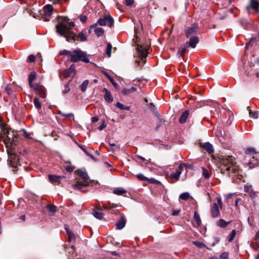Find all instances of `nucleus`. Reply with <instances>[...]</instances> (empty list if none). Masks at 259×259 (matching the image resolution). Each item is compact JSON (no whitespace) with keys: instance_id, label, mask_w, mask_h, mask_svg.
<instances>
[{"instance_id":"obj_7","label":"nucleus","mask_w":259,"mask_h":259,"mask_svg":"<svg viewBox=\"0 0 259 259\" xmlns=\"http://www.w3.org/2000/svg\"><path fill=\"white\" fill-rule=\"evenodd\" d=\"M217 202H213L211 208V217H218L220 214V209L222 208V200L221 198H215Z\"/></svg>"},{"instance_id":"obj_8","label":"nucleus","mask_w":259,"mask_h":259,"mask_svg":"<svg viewBox=\"0 0 259 259\" xmlns=\"http://www.w3.org/2000/svg\"><path fill=\"white\" fill-rule=\"evenodd\" d=\"M96 23L101 26L107 25L111 27L114 24V20L110 15H105L103 18L99 19Z\"/></svg>"},{"instance_id":"obj_50","label":"nucleus","mask_w":259,"mask_h":259,"mask_svg":"<svg viewBox=\"0 0 259 259\" xmlns=\"http://www.w3.org/2000/svg\"><path fill=\"white\" fill-rule=\"evenodd\" d=\"M66 251L69 253H71L72 254H73L75 251L74 246L72 245L69 248L66 247Z\"/></svg>"},{"instance_id":"obj_51","label":"nucleus","mask_w":259,"mask_h":259,"mask_svg":"<svg viewBox=\"0 0 259 259\" xmlns=\"http://www.w3.org/2000/svg\"><path fill=\"white\" fill-rule=\"evenodd\" d=\"M35 60V57L33 55H30L28 56L27 61L29 63L33 62Z\"/></svg>"},{"instance_id":"obj_49","label":"nucleus","mask_w":259,"mask_h":259,"mask_svg":"<svg viewBox=\"0 0 259 259\" xmlns=\"http://www.w3.org/2000/svg\"><path fill=\"white\" fill-rule=\"evenodd\" d=\"M219 259H229V254L227 252H224L220 256Z\"/></svg>"},{"instance_id":"obj_39","label":"nucleus","mask_w":259,"mask_h":259,"mask_svg":"<svg viewBox=\"0 0 259 259\" xmlns=\"http://www.w3.org/2000/svg\"><path fill=\"white\" fill-rule=\"evenodd\" d=\"M190 197V195L188 192H184L180 194L179 198L180 199L184 200L188 199Z\"/></svg>"},{"instance_id":"obj_4","label":"nucleus","mask_w":259,"mask_h":259,"mask_svg":"<svg viewBox=\"0 0 259 259\" xmlns=\"http://www.w3.org/2000/svg\"><path fill=\"white\" fill-rule=\"evenodd\" d=\"M70 60L72 62H77L80 61L85 63L90 62L87 54L79 49L73 50L72 52Z\"/></svg>"},{"instance_id":"obj_43","label":"nucleus","mask_w":259,"mask_h":259,"mask_svg":"<svg viewBox=\"0 0 259 259\" xmlns=\"http://www.w3.org/2000/svg\"><path fill=\"white\" fill-rule=\"evenodd\" d=\"M105 75L107 77V78L111 81V82L112 83V84L115 87H117L118 86L117 83H116L113 79V78L111 77L107 73H105Z\"/></svg>"},{"instance_id":"obj_31","label":"nucleus","mask_w":259,"mask_h":259,"mask_svg":"<svg viewBox=\"0 0 259 259\" xmlns=\"http://www.w3.org/2000/svg\"><path fill=\"white\" fill-rule=\"evenodd\" d=\"M245 153L246 155H250L256 153V151L254 148L249 147L245 150Z\"/></svg>"},{"instance_id":"obj_25","label":"nucleus","mask_w":259,"mask_h":259,"mask_svg":"<svg viewBox=\"0 0 259 259\" xmlns=\"http://www.w3.org/2000/svg\"><path fill=\"white\" fill-rule=\"evenodd\" d=\"M189 111L188 110H186L181 115L180 119H179V121L181 123H184L188 117V115H189Z\"/></svg>"},{"instance_id":"obj_16","label":"nucleus","mask_w":259,"mask_h":259,"mask_svg":"<svg viewBox=\"0 0 259 259\" xmlns=\"http://www.w3.org/2000/svg\"><path fill=\"white\" fill-rule=\"evenodd\" d=\"M65 229L68 235V241L71 242L73 241H75L76 239V236L73 233V232L71 230H70L66 225L65 226Z\"/></svg>"},{"instance_id":"obj_11","label":"nucleus","mask_w":259,"mask_h":259,"mask_svg":"<svg viewBox=\"0 0 259 259\" xmlns=\"http://www.w3.org/2000/svg\"><path fill=\"white\" fill-rule=\"evenodd\" d=\"M3 88L2 92L5 93L7 96L10 97H16L17 95L15 94V86L13 84H7Z\"/></svg>"},{"instance_id":"obj_61","label":"nucleus","mask_w":259,"mask_h":259,"mask_svg":"<svg viewBox=\"0 0 259 259\" xmlns=\"http://www.w3.org/2000/svg\"><path fill=\"white\" fill-rule=\"evenodd\" d=\"M106 124L104 122H103L102 124H101V125L98 127V129L100 130V131H101L102 130H103L104 128H105L106 127Z\"/></svg>"},{"instance_id":"obj_12","label":"nucleus","mask_w":259,"mask_h":259,"mask_svg":"<svg viewBox=\"0 0 259 259\" xmlns=\"http://www.w3.org/2000/svg\"><path fill=\"white\" fill-rule=\"evenodd\" d=\"M53 11V8L52 5H48L44 7L43 9V14L42 18L45 21H49V17H50L52 14Z\"/></svg>"},{"instance_id":"obj_48","label":"nucleus","mask_w":259,"mask_h":259,"mask_svg":"<svg viewBox=\"0 0 259 259\" xmlns=\"http://www.w3.org/2000/svg\"><path fill=\"white\" fill-rule=\"evenodd\" d=\"M137 178L141 181H147V180H148V178L145 177L143 174H140L137 175Z\"/></svg>"},{"instance_id":"obj_29","label":"nucleus","mask_w":259,"mask_h":259,"mask_svg":"<svg viewBox=\"0 0 259 259\" xmlns=\"http://www.w3.org/2000/svg\"><path fill=\"white\" fill-rule=\"evenodd\" d=\"M252 159H253L252 160H249L248 162V164L249 166V168H252L254 167L255 166L258 165V162L257 160L256 159H254V156L252 157Z\"/></svg>"},{"instance_id":"obj_20","label":"nucleus","mask_w":259,"mask_h":259,"mask_svg":"<svg viewBox=\"0 0 259 259\" xmlns=\"http://www.w3.org/2000/svg\"><path fill=\"white\" fill-rule=\"evenodd\" d=\"M77 175L79 177H80L82 178V179L83 180V181L90 182L89 177L87 172L83 170L82 169H78L77 171Z\"/></svg>"},{"instance_id":"obj_24","label":"nucleus","mask_w":259,"mask_h":259,"mask_svg":"<svg viewBox=\"0 0 259 259\" xmlns=\"http://www.w3.org/2000/svg\"><path fill=\"white\" fill-rule=\"evenodd\" d=\"M188 48V42L181 46L179 48L178 54L183 56L186 52L187 49Z\"/></svg>"},{"instance_id":"obj_18","label":"nucleus","mask_w":259,"mask_h":259,"mask_svg":"<svg viewBox=\"0 0 259 259\" xmlns=\"http://www.w3.org/2000/svg\"><path fill=\"white\" fill-rule=\"evenodd\" d=\"M101 208L97 207L93 211V215L97 219L102 220L103 218L104 213L101 211Z\"/></svg>"},{"instance_id":"obj_52","label":"nucleus","mask_w":259,"mask_h":259,"mask_svg":"<svg viewBox=\"0 0 259 259\" xmlns=\"http://www.w3.org/2000/svg\"><path fill=\"white\" fill-rule=\"evenodd\" d=\"M193 243L194 244H195L199 248H202L203 246H204V244L202 242L200 241H193Z\"/></svg>"},{"instance_id":"obj_63","label":"nucleus","mask_w":259,"mask_h":259,"mask_svg":"<svg viewBox=\"0 0 259 259\" xmlns=\"http://www.w3.org/2000/svg\"><path fill=\"white\" fill-rule=\"evenodd\" d=\"M147 181H148V182H149L150 183L155 184V183H156V182L157 181L153 178H150V179H148V180H147Z\"/></svg>"},{"instance_id":"obj_27","label":"nucleus","mask_w":259,"mask_h":259,"mask_svg":"<svg viewBox=\"0 0 259 259\" xmlns=\"http://www.w3.org/2000/svg\"><path fill=\"white\" fill-rule=\"evenodd\" d=\"M199 145L200 147L203 148L208 154H210V144L209 142H206L204 144L200 143Z\"/></svg>"},{"instance_id":"obj_19","label":"nucleus","mask_w":259,"mask_h":259,"mask_svg":"<svg viewBox=\"0 0 259 259\" xmlns=\"http://www.w3.org/2000/svg\"><path fill=\"white\" fill-rule=\"evenodd\" d=\"M90 182H77L75 184L73 185L74 189L80 190L84 187L89 186Z\"/></svg>"},{"instance_id":"obj_57","label":"nucleus","mask_w":259,"mask_h":259,"mask_svg":"<svg viewBox=\"0 0 259 259\" xmlns=\"http://www.w3.org/2000/svg\"><path fill=\"white\" fill-rule=\"evenodd\" d=\"M78 147L88 155H89V153L87 151L85 148V146L82 145H78Z\"/></svg>"},{"instance_id":"obj_36","label":"nucleus","mask_w":259,"mask_h":259,"mask_svg":"<svg viewBox=\"0 0 259 259\" xmlns=\"http://www.w3.org/2000/svg\"><path fill=\"white\" fill-rule=\"evenodd\" d=\"M89 81L88 80H85L80 85V89L81 91L84 92L86 90L87 87L89 84Z\"/></svg>"},{"instance_id":"obj_21","label":"nucleus","mask_w":259,"mask_h":259,"mask_svg":"<svg viewBox=\"0 0 259 259\" xmlns=\"http://www.w3.org/2000/svg\"><path fill=\"white\" fill-rule=\"evenodd\" d=\"M199 41V38L197 36H193L190 38L188 43V47H190L194 48Z\"/></svg>"},{"instance_id":"obj_6","label":"nucleus","mask_w":259,"mask_h":259,"mask_svg":"<svg viewBox=\"0 0 259 259\" xmlns=\"http://www.w3.org/2000/svg\"><path fill=\"white\" fill-rule=\"evenodd\" d=\"M215 135L222 144H228L230 140V136L222 129H217Z\"/></svg>"},{"instance_id":"obj_42","label":"nucleus","mask_w":259,"mask_h":259,"mask_svg":"<svg viewBox=\"0 0 259 259\" xmlns=\"http://www.w3.org/2000/svg\"><path fill=\"white\" fill-rule=\"evenodd\" d=\"M34 105H35V107L37 109H38V110L41 109V103L39 101L38 98H35L34 99Z\"/></svg>"},{"instance_id":"obj_28","label":"nucleus","mask_w":259,"mask_h":259,"mask_svg":"<svg viewBox=\"0 0 259 259\" xmlns=\"http://www.w3.org/2000/svg\"><path fill=\"white\" fill-rule=\"evenodd\" d=\"M229 222H227L223 219H220L217 222L216 224L218 226L221 228H225L228 226Z\"/></svg>"},{"instance_id":"obj_38","label":"nucleus","mask_w":259,"mask_h":259,"mask_svg":"<svg viewBox=\"0 0 259 259\" xmlns=\"http://www.w3.org/2000/svg\"><path fill=\"white\" fill-rule=\"evenodd\" d=\"M116 106L121 110H129L130 109V106H124L119 102H117Z\"/></svg>"},{"instance_id":"obj_59","label":"nucleus","mask_w":259,"mask_h":259,"mask_svg":"<svg viewBox=\"0 0 259 259\" xmlns=\"http://www.w3.org/2000/svg\"><path fill=\"white\" fill-rule=\"evenodd\" d=\"M134 3V0H125V4L128 6H131Z\"/></svg>"},{"instance_id":"obj_22","label":"nucleus","mask_w":259,"mask_h":259,"mask_svg":"<svg viewBox=\"0 0 259 259\" xmlns=\"http://www.w3.org/2000/svg\"><path fill=\"white\" fill-rule=\"evenodd\" d=\"M61 178V176H58L56 175H49V179L50 181L54 184H59L60 183V179Z\"/></svg>"},{"instance_id":"obj_10","label":"nucleus","mask_w":259,"mask_h":259,"mask_svg":"<svg viewBox=\"0 0 259 259\" xmlns=\"http://www.w3.org/2000/svg\"><path fill=\"white\" fill-rule=\"evenodd\" d=\"M26 12L33 18H38L39 17V9L36 4L29 6L26 9Z\"/></svg>"},{"instance_id":"obj_23","label":"nucleus","mask_w":259,"mask_h":259,"mask_svg":"<svg viewBox=\"0 0 259 259\" xmlns=\"http://www.w3.org/2000/svg\"><path fill=\"white\" fill-rule=\"evenodd\" d=\"M36 78V73L35 71L31 72L29 75L28 78V81L30 87H31L32 86L34 85V84L33 83V81Z\"/></svg>"},{"instance_id":"obj_44","label":"nucleus","mask_w":259,"mask_h":259,"mask_svg":"<svg viewBox=\"0 0 259 259\" xmlns=\"http://www.w3.org/2000/svg\"><path fill=\"white\" fill-rule=\"evenodd\" d=\"M72 51H67L66 50H63L60 52V55H64L68 56V58L70 59L71 57V55L72 54Z\"/></svg>"},{"instance_id":"obj_17","label":"nucleus","mask_w":259,"mask_h":259,"mask_svg":"<svg viewBox=\"0 0 259 259\" xmlns=\"http://www.w3.org/2000/svg\"><path fill=\"white\" fill-rule=\"evenodd\" d=\"M126 219L124 216H122L120 220H118L116 223V228L117 230H121L123 229L126 224Z\"/></svg>"},{"instance_id":"obj_56","label":"nucleus","mask_w":259,"mask_h":259,"mask_svg":"<svg viewBox=\"0 0 259 259\" xmlns=\"http://www.w3.org/2000/svg\"><path fill=\"white\" fill-rule=\"evenodd\" d=\"M74 166H71V165H67L65 167V169L69 172H71L72 171H73V170L74 169Z\"/></svg>"},{"instance_id":"obj_32","label":"nucleus","mask_w":259,"mask_h":259,"mask_svg":"<svg viewBox=\"0 0 259 259\" xmlns=\"http://www.w3.org/2000/svg\"><path fill=\"white\" fill-rule=\"evenodd\" d=\"M181 174V172L180 171L176 170V171L175 172L172 173L170 175V178L171 179H172V180L174 179V180H176L177 181L179 179Z\"/></svg>"},{"instance_id":"obj_60","label":"nucleus","mask_w":259,"mask_h":259,"mask_svg":"<svg viewBox=\"0 0 259 259\" xmlns=\"http://www.w3.org/2000/svg\"><path fill=\"white\" fill-rule=\"evenodd\" d=\"M23 135L27 139H31V137L30 136V134H28L27 131L25 130H23Z\"/></svg>"},{"instance_id":"obj_40","label":"nucleus","mask_w":259,"mask_h":259,"mask_svg":"<svg viewBox=\"0 0 259 259\" xmlns=\"http://www.w3.org/2000/svg\"><path fill=\"white\" fill-rule=\"evenodd\" d=\"M236 234V232L235 230H233L231 233L228 236V240L229 242H232L233 240L235 237Z\"/></svg>"},{"instance_id":"obj_41","label":"nucleus","mask_w":259,"mask_h":259,"mask_svg":"<svg viewBox=\"0 0 259 259\" xmlns=\"http://www.w3.org/2000/svg\"><path fill=\"white\" fill-rule=\"evenodd\" d=\"M112 48V47L111 44L110 43H108L106 48V54L108 57H111Z\"/></svg>"},{"instance_id":"obj_46","label":"nucleus","mask_w":259,"mask_h":259,"mask_svg":"<svg viewBox=\"0 0 259 259\" xmlns=\"http://www.w3.org/2000/svg\"><path fill=\"white\" fill-rule=\"evenodd\" d=\"M202 175L206 178L208 179L209 177L208 170L204 167H202Z\"/></svg>"},{"instance_id":"obj_1","label":"nucleus","mask_w":259,"mask_h":259,"mask_svg":"<svg viewBox=\"0 0 259 259\" xmlns=\"http://www.w3.org/2000/svg\"><path fill=\"white\" fill-rule=\"evenodd\" d=\"M1 137L3 140V142L5 143L6 148H7V151L8 154L13 157H11L10 163L12 162V159H14V162L17 161L19 160V155L18 153L20 155H23L24 153H26L25 149L23 150V151L20 149L19 147L17 145L18 141L17 134H15L14 132H11L10 128L8 125L3 124L1 125Z\"/></svg>"},{"instance_id":"obj_53","label":"nucleus","mask_w":259,"mask_h":259,"mask_svg":"<svg viewBox=\"0 0 259 259\" xmlns=\"http://www.w3.org/2000/svg\"><path fill=\"white\" fill-rule=\"evenodd\" d=\"M64 89L62 90V92L64 93V94H65V93H67L68 92H69V91H70V88L69 87V83H67L65 84L64 85Z\"/></svg>"},{"instance_id":"obj_30","label":"nucleus","mask_w":259,"mask_h":259,"mask_svg":"<svg viewBox=\"0 0 259 259\" xmlns=\"http://www.w3.org/2000/svg\"><path fill=\"white\" fill-rule=\"evenodd\" d=\"M226 114V115L228 116L229 117V118L227 121V124L228 125H229L232 123V120L233 118V113L230 111H227Z\"/></svg>"},{"instance_id":"obj_34","label":"nucleus","mask_w":259,"mask_h":259,"mask_svg":"<svg viewBox=\"0 0 259 259\" xmlns=\"http://www.w3.org/2000/svg\"><path fill=\"white\" fill-rule=\"evenodd\" d=\"M137 90V89L134 87H132L128 89L124 90V94L126 96L131 95V93L134 92Z\"/></svg>"},{"instance_id":"obj_26","label":"nucleus","mask_w":259,"mask_h":259,"mask_svg":"<svg viewBox=\"0 0 259 259\" xmlns=\"http://www.w3.org/2000/svg\"><path fill=\"white\" fill-rule=\"evenodd\" d=\"M126 191L122 188H117L113 190V193L117 195H122Z\"/></svg>"},{"instance_id":"obj_13","label":"nucleus","mask_w":259,"mask_h":259,"mask_svg":"<svg viewBox=\"0 0 259 259\" xmlns=\"http://www.w3.org/2000/svg\"><path fill=\"white\" fill-rule=\"evenodd\" d=\"M198 26L197 24H193L191 26L188 27L186 29V35L187 37H189L192 35L196 34L198 32Z\"/></svg>"},{"instance_id":"obj_55","label":"nucleus","mask_w":259,"mask_h":259,"mask_svg":"<svg viewBox=\"0 0 259 259\" xmlns=\"http://www.w3.org/2000/svg\"><path fill=\"white\" fill-rule=\"evenodd\" d=\"M59 114L61 115L62 116L65 117H69L71 116H73V114L72 113L66 114L62 112L61 111H59Z\"/></svg>"},{"instance_id":"obj_37","label":"nucleus","mask_w":259,"mask_h":259,"mask_svg":"<svg viewBox=\"0 0 259 259\" xmlns=\"http://www.w3.org/2000/svg\"><path fill=\"white\" fill-rule=\"evenodd\" d=\"M194 220L196 222V224L199 226L201 223V220L198 213L195 211L194 213Z\"/></svg>"},{"instance_id":"obj_9","label":"nucleus","mask_w":259,"mask_h":259,"mask_svg":"<svg viewBox=\"0 0 259 259\" xmlns=\"http://www.w3.org/2000/svg\"><path fill=\"white\" fill-rule=\"evenodd\" d=\"M30 88L34 90L36 95L40 97H46V89L40 83H36Z\"/></svg>"},{"instance_id":"obj_54","label":"nucleus","mask_w":259,"mask_h":259,"mask_svg":"<svg viewBox=\"0 0 259 259\" xmlns=\"http://www.w3.org/2000/svg\"><path fill=\"white\" fill-rule=\"evenodd\" d=\"M80 21L82 23H85L88 19V17L85 15H80L79 17Z\"/></svg>"},{"instance_id":"obj_64","label":"nucleus","mask_w":259,"mask_h":259,"mask_svg":"<svg viewBox=\"0 0 259 259\" xmlns=\"http://www.w3.org/2000/svg\"><path fill=\"white\" fill-rule=\"evenodd\" d=\"M180 212V210H174L172 213V215H174V216L177 215L179 214Z\"/></svg>"},{"instance_id":"obj_5","label":"nucleus","mask_w":259,"mask_h":259,"mask_svg":"<svg viewBox=\"0 0 259 259\" xmlns=\"http://www.w3.org/2000/svg\"><path fill=\"white\" fill-rule=\"evenodd\" d=\"M137 51L139 57L136 60V64L137 66H142L144 65L146 62L147 50L146 48L138 45L137 47Z\"/></svg>"},{"instance_id":"obj_62","label":"nucleus","mask_w":259,"mask_h":259,"mask_svg":"<svg viewBox=\"0 0 259 259\" xmlns=\"http://www.w3.org/2000/svg\"><path fill=\"white\" fill-rule=\"evenodd\" d=\"M214 242H213L211 245L214 246L215 243H218L220 241V238L218 237H214Z\"/></svg>"},{"instance_id":"obj_35","label":"nucleus","mask_w":259,"mask_h":259,"mask_svg":"<svg viewBox=\"0 0 259 259\" xmlns=\"http://www.w3.org/2000/svg\"><path fill=\"white\" fill-rule=\"evenodd\" d=\"M46 207L49 212L52 213V214L57 211V207L55 205L49 204Z\"/></svg>"},{"instance_id":"obj_45","label":"nucleus","mask_w":259,"mask_h":259,"mask_svg":"<svg viewBox=\"0 0 259 259\" xmlns=\"http://www.w3.org/2000/svg\"><path fill=\"white\" fill-rule=\"evenodd\" d=\"M149 108L153 112H154L156 115V116H158L159 114L156 111V108L155 105L153 104V103H150L149 105Z\"/></svg>"},{"instance_id":"obj_14","label":"nucleus","mask_w":259,"mask_h":259,"mask_svg":"<svg viewBox=\"0 0 259 259\" xmlns=\"http://www.w3.org/2000/svg\"><path fill=\"white\" fill-rule=\"evenodd\" d=\"M250 9H252L255 12L259 11V2L257 0H249V5L246 7L249 12Z\"/></svg>"},{"instance_id":"obj_58","label":"nucleus","mask_w":259,"mask_h":259,"mask_svg":"<svg viewBox=\"0 0 259 259\" xmlns=\"http://www.w3.org/2000/svg\"><path fill=\"white\" fill-rule=\"evenodd\" d=\"M104 91L105 92L104 97H110L111 93L106 89H104Z\"/></svg>"},{"instance_id":"obj_3","label":"nucleus","mask_w":259,"mask_h":259,"mask_svg":"<svg viewBox=\"0 0 259 259\" xmlns=\"http://www.w3.org/2000/svg\"><path fill=\"white\" fill-rule=\"evenodd\" d=\"M75 26L74 22L64 20L60 22L56 26L57 32L61 36H64L66 40L70 42L71 40H75L76 38H80V40L84 41L87 40L86 35L82 32L78 33L77 36L72 31V29Z\"/></svg>"},{"instance_id":"obj_47","label":"nucleus","mask_w":259,"mask_h":259,"mask_svg":"<svg viewBox=\"0 0 259 259\" xmlns=\"http://www.w3.org/2000/svg\"><path fill=\"white\" fill-rule=\"evenodd\" d=\"M75 66L74 65H71L67 71V74L71 75V74L74 73L75 71Z\"/></svg>"},{"instance_id":"obj_15","label":"nucleus","mask_w":259,"mask_h":259,"mask_svg":"<svg viewBox=\"0 0 259 259\" xmlns=\"http://www.w3.org/2000/svg\"><path fill=\"white\" fill-rule=\"evenodd\" d=\"M97 23H95L92 25H91L90 30H89V33H90V30L91 29H94V31L96 34L100 37L102 36L104 34V30L102 28L97 27Z\"/></svg>"},{"instance_id":"obj_33","label":"nucleus","mask_w":259,"mask_h":259,"mask_svg":"<svg viewBox=\"0 0 259 259\" xmlns=\"http://www.w3.org/2000/svg\"><path fill=\"white\" fill-rule=\"evenodd\" d=\"M247 110L249 112V116H250V117H251V118H253L254 119H257L258 118V115H257V112H256V111H251V110H250V107L249 106H248L247 107Z\"/></svg>"},{"instance_id":"obj_2","label":"nucleus","mask_w":259,"mask_h":259,"mask_svg":"<svg viewBox=\"0 0 259 259\" xmlns=\"http://www.w3.org/2000/svg\"><path fill=\"white\" fill-rule=\"evenodd\" d=\"M219 168L222 174L229 177H237L241 180L243 177L242 170L237 164L235 159L231 156H222L219 158Z\"/></svg>"}]
</instances>
